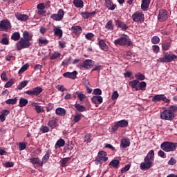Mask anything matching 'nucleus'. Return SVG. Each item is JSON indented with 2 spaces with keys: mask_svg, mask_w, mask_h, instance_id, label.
<instances>
[{
  "mask_svg": "<svg viewBox=\"0 0 177 177\" xmlns=\"http://www.w3.org/2000/svg\"><path fill=\"white\" fill-rule=\"evenodd\" d=\"M153 161H154V151L151 150L145 157L144 162L140 164V169L142 171L150 169L153 167Z\"/></svg>",
  "mask_w": 177,
  "mask_h": 177,
  "instance_id": "f257e3e1",
  "label": "nucleus"
},
{
  "mask_svg": "<svg viewBox=\"0 0 177 177\" xmlns=\"http://www.w3.org/2000/svg\"><path fill=\"white\" fill-rule=\"evenodd\" d=\"M114 44L117 46L120 45V46H132L133 43L131 41L129 37L127 35H122L120 38L114 41Z\"/></svg>",
  "mask_w": 177,
  "mask_h": 177,
  "instance_id": "f03ea898",
  "label": "nucleus"
},
{
  "mask_svg": "<svg viewBox=\"0 0 177 177\" xmlns=\"http://www.w3.org/2000/svg\"><path fill=\"white\" fill-rule=\"evenodd\" d=\"M177 143L171 142H164L160 145V149L166 153H171L176 150Z\"/></svg>",
  "mask_w": 177,
  "mask_h": 177,
  "instance_id": "7ed1b4c3",
  "label": "nucleus"
},
{
  "mask_svg": "<svg viewBox=\"0 0 177 177\" xmlns=\"http://www.w3.org/2000/svg\"><path fill=\"white\" fill-rule=\"evenodd\" d=\"M176 59H177V56L175 55V54L166 53L164 55L163 57H161L157 59V62L160 63H171V62H174V60Z\"/></svg>",
  "mask_w": 177,
  "mask_h": 177,
  "instance_id": "20e7f679",
  "label": "nucleus"
},
{
  "mask_svg": "<svg viewBox=\"0 0 177 177\" xmlns=\"http://www.w3.org/2000/svg\"><path fill=\"white\" fill-rule=\"evenodd\" d=\"M160 118L165 121H172V119L175 118V115L171 110L167 109L160 113Z\"/></svg>",
  "mask_w": 177,
  "mask_h": 177,
  "instance_id": "39448f33",
  "label": "nucleus"
},
{
  "mask_svg": "<svg viewBox=\"0 0 177 177\" xmlns=\"http://www.w3.org/2000/svg\"><path fill=\"white\" fill-rule=\"evenodd\" d=\"M30 46H31V41L25 40L23 38H21L20 41L16 44L17 50H21V49H26L27 48H30Z\"/></svg>",
  "mask_w": 177,
  "mask_h": 177,
  "instance_id": "423d86ee",
  "label": "nucleus"
},
{
  "mask_svg": "<svg viewBox=\"0 0 177 177\" xmlns=\"http://www.w3.org/2000/svg\"><path fill=\"white\" fill-rule=\"evenodd\" d=\"M152 102L153 103H157L158 102H165V103H169L171 102V100L167 98V97L164 94H159L155 95L152 97Z\"/></svg>",
  "mask_w": 177,
  "mask_h": 177,
  "instance_id": "0eeeda50",
  "label": "nucleus"
},
{
  "mask_svg": "<svg viewBox=\"0 0 177 177\" xmlns=\"http://www.w3.org/2000/svg\"><path fill=\"white\" fill-rule=\"evenodd\" d=\"M44 89H42V87L37 86L33 88L32 90L25 91V93L26 95H29L30 96H38L39 94L42 93Z\"/></svg>",
  "mask_w": 177,
  "mask_h": 177,
  "instance_id": "6e6552de",
  "label": "nucleus"
},
{
  "mask_svg": "<svg viewBox=\"0 0 177 177\" xmlns=\"http://www.w3.org/2000/svg\"><path fill=\"white\" fill-rule=\"evenodd\" d=\"M132 19L136 23H142L145 21V15L140 12H136L132 15Z\"/></svg>",
  "mask_w": 177,
  "mask_h": 177,
  "instance_id": "1a4fd4ad",
  "label": "nucleus"
},
{
  "mask_svg": "<svg viewBox=\"0 0 177 177\" xmlns=\"http://www.w3.org/2000/svg\"><path fill=\"white\" fill-rule=\"evenodd\" d=\"M128 127V121L122 120L116 122V124L112 127L113 131H117L118 128H127Z\"/></svg>",
  "mask_w": 177,
  "mask_h": 177,
  "instance_id": "9d476101",
  "label": "nucleus"
},
{
  "mask_svg": "<svg viewBox=\"0 0 177 177\" xmlns=\"http://www.w3.org/2000/svg\"><path fill=\"white\" fill-rule=\"evenodd\" d=\"M63 17H64V11L62 9L59 10L57 14H53L51 15V19L56 21H60Z\"/></svg>",
  "mask_w": 177,
  "mask_h": 177,
  "instance_id": "9b49d317",
  "label": "nucleus"
},
{
  "mask_svg": "<svg viewBox=\"0 0 177 177\" xmlns=\"http://www.w3.org/2000/svg\"><path fill=\"white\" fill-rule=\"evenodd\" d=\"M168 19V11L165 10H160L158 15V21H165Z\"/></svg>",
  "mask_w": 177,
  "mask_h": 177,
  "instance_id": "f8f14e48",
  "label": "nucleus"
},
{
  "mask_svg": "<svg viewBox=\"0 0 177 177\" xmlns=\"http://www.w3.org/2000/svg\"><path fill=\"white\" fill-rule=\"evenodd\" d=\"M10 22L8 19H4L0 22V30L2 31H7V30H10Z\"/></svg>",
  "mask_w": 177,
  "mask_h": 177,
  "instance_id": "ddd939ff",
  "label": "nucleus"
},
{
  "mask_svg": "<svg viewBox=\"0 0 177 177\" xmlns=\"http://www.w3.org/2000/svg\"><path fill=\"white\" fill-rule=\"evenodd\" d=\"M93 66H95V62L92 61V59H86L82 64V67H83V68H86V70L92 68Z\"/></svg>",
  "mask_w": 177,
  "mask_h": 177,
  "instance_id": "4468645a",
  "label": "nucleus"
},
{
  "mask_svg": "<svg viewBox=\"0 0 177 177\" xmlns=\"http://www.w3.org/2000/svg\"><path fill=\"white\" fill-rule=\"evenodd\" d=\"M77 74H78L77 71L73 72H66L63 74V77L65 78H70L71 80H75V78H77Z\"/></svg>",
  "mask_w": 177,
  "mask_h": 177,
  "instance_id": "2eb2a0df",
  "label": "nucleus"
},
{
  "mask_svg": "<svg viewBox=\"0 0 177 177\" xmlns=\"http://www.w3.org/2000/svg\"><path fill=\"white\" fill-rule=\"evenodd\" d=\"M129 146H131V140L129 138H124L121 140V149H127V147H129Z\"/></svg>",
  "mask_w": 177,
  "mask_h": 177,
  "instance_id": "dca6fc26",
  "label": "nucleus"
},
{
  "mask_svg": "<svg viewBox=\"0 0 177 177\" xmlns=\"http://www.w3.org/2000/svg\"><path fill=\"white\" fill-rule=\"evenodd\" d=\"M31 106H32V107H35V110L36 111L37 114H39L41 113H45V109L44 108V106L38 105V103L32 102Z\"/></svg>",
  "mask_w": 177,
  "mask_h": 177,
  "instance_id": "f3484780",
  "label": "nucleus"
},
{
  "mask_svg": "<svg viewBox=\"0 0 177 177\" xmlns=\"http://www.w3.org/2000/svg\"><path fill=\"white\" fill-rule=\"evenodd\" d=\"M107 153L104 151H100L98 153V158H99V161H101V162H106L107 160H109V158L106 156Z\"/></svg>",
  "mask_w": 177,
  "mask_h": 177,
  "instance_id": "a211bd4d",
  "label": "nucleus"
},
{
  "mask_svg": "<svg viewBox=\"0 0 177 177\" xmlns=\"http://www.w3.org/2000/svg\"><path fill=\"white\" fill-rule=\"evenodd\" d=\"M91 102L95 104L96 107H97V104H100L103 103V97L102 96H93L91 97Z\"/></svg>",
  "mask_w": 177,
  "mask_h": 177,
  "instance_id": "6ab92c4d",
  "label": "nucleus"
},
{
  "mask_svg": "<svg viewBox=\"0 0 177 177\" xmlns=\"http://www.w3.org/2000/svg\"><path fill=\"white\" fill-rule=\"evenodd\" d=\"M98 44L100 48L104 50V52H107L109 50V46L106 44V41L103 39H98Z\"/></svg>",
  "mask_w": 177,
  "mask_h": 177,
  "instance_id": "aec40b11",
  "label": "nucleus"
},
{
  "mask_svg": "<svg viewBox=\"0 0 177 177\" xmlns=\"http://www.w3.org/2000/svg\"><path fill=\"white\" fill-rule=\"evenodd\" d=\"M21 38L25 39V41H28V42H31V41H32V34L25 30L23 32V37Z\"/></svg>",
  "mask_w": 177,
  "mask_h": 177,
  "instance_id": "412c9836",
  "label": "nucleus"
},
{
  "mask_svg": "<svg viewBox=\"0 0 177 177\" xmlns=\"http://www.w3.org/2000/svg\"><path fill=\"white\" fill-rule=\"evenodd\" d=\"M54 34L59 38H62L63 37V30L60 28V26H54L53 28Z\"/></svg>",
  "mask_w": 177,
  "mask_h": 177,
  "instance_id": "4be33fe9",
  "label": "nucleus"
},
{
  "mask_svg": "<svg viewBox=\"0 0 177 177\" xmlns=\"http://www.w3.org/2000/svg\"><path fill=\"white\" fill-rule=\"evenodd\" d=\"M96 13H97V12L95 10L91 12H81L80 15L83 17V19H89V17H92V16H95Z\"/></svg>",
  "mask_w": 177,
  "mask_h": 177,
  "instance_id": "5701e85b",
  "label": "nucleus"
},
{
  "mask_svg": "<svg viewBox=\"0 0 177 177\" xmlns=\"http://www.w3.org/2000/svg\"><path fill=\"white\" fill-rule=\"evenodd\" d=\"M15 17L18 20H20L21 21H26V20H28V19H30V17L28 15L20 13L15 14Z\"/></svg>",
  "mask_w": 177,
  "mask_h": 177,
  "instance_id": "b1692460",
  "label": "nucleus"
},
{
  "mask_svg": "<svg viewBox=\"0 0 177 177\" xmlns=\"http://www.w3.org/2000/svg\"><path fill=\"white\" fill-rule=\"evenodd\" d=\"M129 86H131L133 89H135V91H139V88H138L139 85V80H132L129 83Z\"/></svg>",
  "mask_w": 177,
  "mask_h": 177,
  "instance_id": "393cba45",
  "label": "nucleus"
},
{
  "mask_svg": "<svg viewBox=\"0 0 177 177\" xmlns=\"http://www.w3.org/2000/svg\"><path fill=\"white\" fill-rule=\"evenodd\" d=\"M55 114L59 117H64L66 115V109L64 108H57L55 110Z\"/></svg>",
  "mask_w": 177,
  "mask_h": 177,
  "instance_id": "a878e982",
  "label": "nucleus"
},
{
  "mask_svg": "<svg viewBox=\"0 0 177 177\" xmlns=\"http://www.w3.org/2000/svg\"><path fill=\"white\" fill-rule=\"evenodd\" d=\"M75 109L77 110L80 113H84V111H86V107L84 106V105H81L80 104H75L74 105Z\"/></svg>",
  "mask_w": 177,
  "mask_h": 177,
  "instance_id": "bb28decb",
  "label": "nucleus"
},
{
  "mask_svg": "<svg viewBox=\"0 0 177 177\" xmlns=\"http://www.w3.org/2000/svg\"><path fill=\"white\" fill-rule=\"evenodd\" d=\"M149 5L150 0H142V3L141 4V9H142L143 10H147Z\"/></svg>",
  "mask_w": 177,
  "mask_h": 177,
  "instance_id": "cd10ccee",
  "label": "nucleus"
},
{
  "mask_svg": "<svg viewBox=\"0 0 177 177\" xmlns=\"http://www.w3.org/2000/svg\"><path fill=\"white\" fill-rule=\"evenodd\" d=\"M64 145H66V141H64V140L61 138L57 141V142L55 145V148L60 149V147H63V146H64Z\"/></svg>",
  "mask_w": 177,
  "mask_h": 177,
  "instance_id": "c85d7f7f",
  "label": "nucleus"
},
{
  "mask_svg": "<svg viewBox=\"0 0 177 177\" xmlns=\"http://www.w3.org/2000/svg\"><path fill=\"white\" fill-rule=\"evenodd\" d=\"M105 28L108 31H113L114 30V24H113V21L109 20L105 25Z\"/></svg>",
  "mask_w": 177,
  "mask_h": 177,
  "instance_id": "c756f323",
  "label": "nucleus"
},
{
  "mask_svg": "<svg viewBox=\"0 0 177 177\" xmlns=\"http://www.w3.org/2000/svg\"><path fill=\"white\" fill-rule=\"evenodd\" d=\"M72 30L75 34H81L82 32V28L80 26H73Z\"/></svg>",
  "mask_w": 177,
  "mask_h": 177,
  "instance_id": "7c9ffc66",
  "label": "nucleus"
},
{
  "mask_svg": "<svg viewBox=\"0 0 177 177\" xmlns=\"http://www.w3.org/2000/svg\"><path fill=\"white\" fill-rule=\"evenodd\" d=\"M109 166L113 168H118L120 167V160L115 159L110 162Z\"/></svg>",
  "mask_w": 177,
  "mask_h": 177,
  "instance_id": "2f4dec72",
  "label": "nucleus"
},
{
  "mask_svg": "<svg viewBox=\"0 0 177 177\" xmlns=\"http://www.w3.org/2000/svg\"><path fill=\"white\" fill-rule=\"evenodd\" d=\"M48 126L50 127L52 129H55V128H57L58 127L57 122L55 120H50L48 123Z\"/></svg>",
  "mask_w": 177,
  "mask_h": 177,
  "instance_id": "473e14b6",
  "label": "nucleus"
},
{
  "mask_svg": "<svg viewBox=\"0 0 177 177\" xmlns=\"http://www.w3.org/2000/svg\"><path fill=\"white\" fill-rule=\"evenodd\" d=\"M73 3L76 8H84V1L82 0H74Z\"/></svg>",
  "mask_w": 177,
  "mask_h": 177,
  "instance_id": "72a5a7b5",
  "label": "nucleus"
},
{
  "mask_svg": "<svg viewBox=\"0 0 177 177\" xmlns=\"http://www.w3.org/2000/svg\"><path fill=\"white\" fill-rule=\"evenodd\" d=\"M76 95L77 96V99H79L80 102H84V100H85V98L86 97V95L85 94L80 91H77Z\"/></svg>",
  "mask_w": 177,
  "mask_h": 177,
  "instance_id": "f704fd0d",
  "label": "nucleus"
},
{
  "mask_svg": "<svg viewBox=\"0 0 177 177\" xmlns=\"http://www.w3.org/2000/svg\"><path fill=\"white\" fill-rule=\"evenodd\" d=\"M28 104V100L26 98H21L19 100V107H24L25 106H27Z\"/></svg>",
  "mask_w": 177,
  "mask_h": 177,
  "instance_id": "c9c22d12",
  "label": "nucleus"
},
{
  "mask_svg": "<svg viewBox=\"0 0 177 177\" xmlns=\"http://www.w3.org/2000/svg\"><path fill=\"white\" fill-rule=\"evenodd\" d=\"M147 84H146V82H141L138 83V91H146V86Z\"/></svg>",
  "mask_w": 177,
  "mask_h": 177,
  "instance_id": "e433bc0d",
  "label": "nucleus"
},
{
  "mask_svg": "<svg viewBox=\"0 0 177 177\" xmlns=\"http://www.w3.org/2000/svg\"><path fill=\"white\" fill-rule=\"evenodd\" d=\"M27 84H28V81L27 80L23 81L19 84L17 88V89H19V91H21L23 88H26V86H27Z\"/></svg>",
  "mask_w": 177,
  "mask_h": 177,
  "instance_id": "4c0bfd02",
  "label": "nucleus"
},
{
  "mask_svg": "<svg viewBox=\"0 0 177 177\" xmlns=\"http://www.w3.org/2000/svg\"><path fill=\"white\" fill-rule=\"evenodd\" d=\"M60 56H62V53L55 51L51 54L50 59L55 60V59H57V57H60Z\"/></svg>",
  "mask_w": 177,
  "mask_h": 177,
  "instance_id": "58836bf2",
  "label": "nucleus"
},
{
  "mask_svg": "<svg viewBox=\"0 0 177 177\" xmlns=\"http://www.w3.org/2000/svg\"><path fill=\"white\" fill-rule=\"evenodd\" d=\"M11 39L13 41H19L20 39V32H15L11 36Z\"/></svg>",
  "mask_w": 177,
  "mask_h": 177,
  "instance_id": "ea45409f",
  "label": "nucleus"
},
{
  "mask_svg": "<svg viewBox=\"0 0 177 177\" xmlns=\"http://www.w3.org/2000/svg\"><path fill=\"white\" fill-rule=\"evenodd\" d=\"M30 162H32V164H39V165H40V167H42V165H44V163H39V158H32L30 159Z\"/></svg>",
  "mask_w": 177,
  "mask_h": 177,
  "instance_id": "a19ab883",
  "label": "nucleus"
},
{
  "mask_svg": "<svg viewBox=\"0 0 177 177\" xmlns=\"http://www.w3.org/2000/svg\"><path fill=\"white\" fill-rule=\"evenodd\" d=\"M115 24L118 26V27L122 28V30H127V25H125V24L117 20L115 21Z\"/></svg>",
  "mask_w": 177,
  "mask_h": 177,
  "instance_id": "79ce46f5",
  "label": "nucleus"
},
{
  "mask_svg": "<svg viewBox=\"0 0 177 177\" xmlns=\"http://www.w3.org/2000/svg\"><path fill=\"white\" fill-rule=\"evenodd\" d=\"M48 41L43 37H40L39 39V46H42V45H48Z\"/></svg>",
  "mask_w": 177,
  "mask_h": 177,
  "instance_id": "37998d69",
  "label": "nucleus"
},
{
  "mask_svg": "<svg viewBox=\"0 0 177 177\" xmlns=\"http://www.w3.org/2000/svg\"><path fill=\"white\" fill-rule=\"evenodd\" d=\"M6 104H16L17 103V97L8 99L6 101Z\"/></svg>",
  "mask_w": 177,
  "mask_h": 177,
  "instance_id": "c03bdc74",
  "label": "nucleus"
},
{
  "mask_svg": "<svg viewBox=\"0 0 177 177\" xmlns=\"http://www.w3.org/2000/svg\"><path fill=\"white\" fill-rule=\"evenodd\" d=\"M72 118H73V121L75 122H79V121H81V118H82V114H76L75 115H72Z\"/></svg>",
  "mask_w": 177,
  "mask_h": 177,
  "instance_id": "a18cd8bd",
  "label": "nucleus"
},
{
  "mask_svg": "<svg viewBox=\"0 0 177 177\" xmlns=\"http://www.w3.org/2000/svg\"><path fill=\"white\" fill-rule=\"evenodd\" d=\"M135 77L137 79V81H138V80L139 81H143V80H145V78H146L145 75H143L140 73H138L135 74Z\"/></svg>",
  "mask_w": 177,
  "mask_h": 177,
  "instance_id": "49530a36",
  "label": "nucleus"
},
{
  "mask_svg": "<svg viewBox=\"0 0 177 177\" xmlns=\"http://www.w3.org/2000/svg\"><path fill=\"white\" fill-rule=\"evenodd\" d=\"M70 161V158H64L60 160L61 167H66V164H67Z\"/></svg>",
  "mask_w": 177,
  "mask_h": 177,
  "instance_id": "de8ad7c7",
  "label": "nucleus"
},
{
  "mask_svg": "<svg viewBox=\"0 0 177 177\" xmlns=\"http://www.w3.org/2000/svg\"><path fill=\"white\" fill-rule=\"evenodd\" d=\"M151 43L153 44V45H157V44H160V37L157 36H154L151 38Z\"/></svg>",
  "mask_w": 177,
  "mask_h": 177,
  "instance_id": "09e8293b",
  "label": "nucleus"
},
{
  "mask_svg": "<svg viewBox=\"0 0 177 177\" xmlns=\"http://www.w3.org/2000/svg\"><path fill=\"white\" fill-rule=\"evenodd\" d=\"M91 141H92V135H91V133L86 134L85 142H86V143H91Z\"/></svg>",
  "mask_w": 177,
  "mask_h": 177,
  "instance_id": "8fccbe9b",
  "label": "nucleus"
},
{
  "mask_svg": "<svg viewBox=\"0 0 177 177\" xmlns=\"http://www.w3.org/2000/svg\"><path fill=\"white\" fill-rule=\"evenodd\" d=\"M28 68V64L24 65L19 71V74H23Z\"/></svg>",
  "mask_w": 177,
  "mask_h": 177,
  "instance_id": "3c124183",
  "label": "nucleus"
},
{
  "mask_svg": "<svg viewBox=\"0 0 177 177\" xmlns=\"http://www.w3.org/2000/svg\"><path fill=\"white\" fill-rule=\"evenodd\" d=\"M49 160V152H46V154L42 158V164L46 163V162Z\"/></svg>",
  "mask_w": 177,
  "mask_h": 177,
  "instance_id": "603ef678",
  "label": "nucleus"
},
{
  "mask_svg": "<svg viewBox=\"0 0 177 177\" xmlns=\"http://www.w3.org/2000/svg\"><path fill=\"white\" fill-rule=\"evenodd\" d=\"M15 82V80L11 79L8 82H7L5 84V88H10L13 85V83Z\"/></svg>",
  "mask_w": 177,
  "mask_h": 177,
  "instance_id": "864d4df0",
  "label": "nucleus"
},
{
  "mask_svg": "<svg viewBox=\"0 0 177 177\" xmlns=\"http://www.w3.org/2000/svg\"><path fill=\"white\" fill-rule=\"evenodd\" d=\"M131 168V165L129 164L127 165L121 169L122 174H125V172H128L129 169Z\"/></svg>",
  "mask_w": 177,
  "mask_h": 177,
  "instance_id": "5fc2aeb1",
  "label": "nucleus"
},
{
  "mask_svg": "<svg viewBox=\"0 0 177 177\" xmlns=\"http://www.w3.org/2000/svg\"><path fill=\"white\" fill-rule=\"evenodd\" d=\"M19 146L20 151L24 150L27 147V145L25 142H19Z\"/></svg>",
  "mask_w": 177,
  "mask_h": 177,
  "instance_id": "6e6d98bb",
  "label": "nucleus"
},
{
  "mask_svg": "<svg viewBox=\"0 0 177 177\" xmlns=\"http://www.w3.org/2000/svg\"><path fill=\"white\" fill-rule=\"evenodd\" d=\"M1 43L2 45H9V39H8V37H3L1 39Z\"/></svg>",
  "mask_w": 177,
  "mask_h": 177,
  "instance_id": "4d7b16f0",
  "label": "nucleus"
},
{
  "mask_svg": "<svg viewBox=\"0 0 177 177\" xmlns=\"http://www.w3.org/2000/svg\"><path fill=\"white\" fill-rule=\"evenodd\" d=\"M118 96H120V95L118 94V92L114 91L111 96L112 100H117V99H118Z\"/></svg>",
  "mask_w": 177,
  "mask_h": 177,
  "instance_id": "13d9d810",
  "label": "nucleus"
},
{
  "mask_svg": "<svg viewBox=\"0 0 177 177\" xmlns=\"http://www.w3.org/2000/svg\"><path fill=\"white\" fill-rule=\"evenodd\" d=\"M40 131H41L43 133H46V132H49V127H48L47 126H42L40 128Z\"/></svg>",
  "mask_w": 177,
  "mask_h": 177,
  "instance_id": "bf43d9fd",
  "label": "nucleus"
},
{
  "mask_svg": "<svg viewBox=\"0 0 177 177\" xmlns=\"http://www.w3.org/2000/svg\"><path fill=\"white\" fill-rule=\"evenodd\" d=\"M8 114H10V111L8 109H4L1 111V115L4 117V118H6V115H8Z\"/></svg>",
  "mask_w": 177,
  "mask_h": 177,
  "instance_id": "052dcab7",
  "label": "nucleus"
},
{
  "mask_svg": "<svg viewBox=\"0 0 177 177\" xmlns=\"http://www.w3.org/2000/svg\"><path fill=\"white\" fill-rule=\"evenodd\" d=\"M170 47L171 44H169V43H165L162 45V49H164V50H168V49H169Z\"/></svg>",
  "mask_w": 177,
  "mask_h": 177,
  "instance_id": "680f3d73",
  "label": "nucleus"
},
{
  "mask_svg": "<svg viewBox=\"0 0 177 177\" xmlns=\"http://www.w3.org/2000/svg\"><path fill=\"white\" fill-rule=\"evenodd\" d=\"M93 95H102V90L100 88H95L93 91Z\"/></svg>",
  "mask_w": 177,
  "mask_h": 177,
  "instance_id": "e2e57ef3",
  "label": "nucleus"
},
{
  "mask_svg": "<svg viewBox=\"0 0 177 177\" xmlns=\"http://www.w3.org/2000/svg\"><path fill=\"white\" fill-rule=\"evenodd\" d=\"M93 37H95V35L92 32H88L85 35L86 39H88V40H91V39L93 38Z\"/></svg>",
  "mask_w": 177,
  "mask_h": 177,
  "instance_id": "0e129e2a",
  "label": "nucleus"
},
{
  "mask_svg": "<svg viewBox=\"0 0 177 177\" xmlns=\"http://www.w3.org/2000/svg\"><path fill=\"white\" fill-rule=\"evenodd\" d=\"M169 165H175L176 164V159L174 158H171V159L168 161Z\"/></svg>",
  "mask_w": 177,
  "mask_h": 177,
  "instance_id": "69168bd1",
  "label": "nucleus"
},
{
  "mask_svg": "<svg viewBox=\"0 0 177 177\" xmlns=\"http://www.w3.org/2000/svg\"><path fill=\"white\" fill-rule=\"evenodd\" d=\"M153 53H158L160 52V47L157 45H154L152 46Z\"/></svg>",
  "mask_w": 177,
  "mask_h": 177,
  "instance_id": "338daca9",
  "label": "nucleus"
},
{
  "mask_svg": "<svg viewBox=\"0 0 177 177\" xmlns=\"http://www.w3.org/2000/svg\"><path fill=\"white\" fill-rule=\"evenodd\" d=\"M71 62V57L62 62V66H67Z\"/></svg>",
  "mask_w": 177,
  "mask_h": 177,
  "instance_id": "774afa93",
  "label": "nucleus"
}]
</instances>
